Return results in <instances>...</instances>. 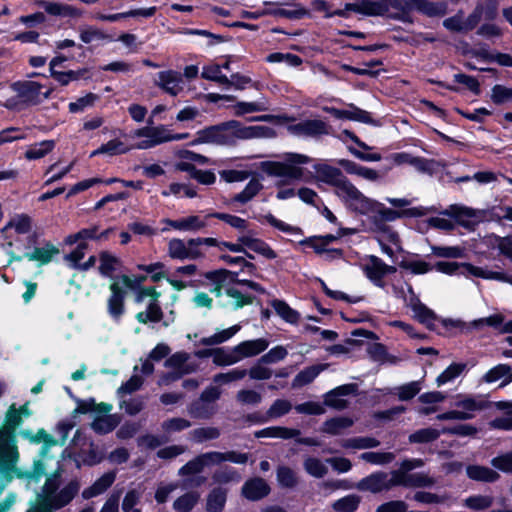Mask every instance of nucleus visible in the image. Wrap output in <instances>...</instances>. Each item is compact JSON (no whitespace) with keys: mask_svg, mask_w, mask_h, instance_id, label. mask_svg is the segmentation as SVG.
<instances>
[{"mask_svg":"<svg viewBox=\"0 0 512 512\" xmlns=\"http://www.w3.org/2000/svg\"><path fill=\"white\" fill-rule=\"evenodd\" d=\"M350 9L369 16H388L400 19L408 12L417 10L429 17L442 16L447 11L444 3L428 0H359Z\"/></svg>","mask_w":512,"mask_h":512,"instance_id":"f257e3e1","label":"nucleus"},{"mask_svg":"<svg viewBox=\"0 0 512 512\" xmlns=\"http://www.w3.org/2000/svg\"><path fill=\"white\" fill-rule=\"evenodd\" d=\"M313 168L315 180L333 186L335 194L349 210L353 212H367L375 207H380L351 183L340 169L326 163L314 164Z\"/></svg>","mask_w":512,"mask_h":512,"instance_id":"f03ea898","label":"nucleus"},{"mask_svg":"<svg viewBox=\"0 0 512 512\" xmlns=\"http://www.w3.org/2000/svg\"><path fill=\"white\" fill-rule=\"evenodd\" d=\"M371 201L380 207H375L367 212H357L361 215L373 214L368 230L376 235V239L381 246L384 254L390 258L395 256L396 251L401 249L398 234L389 226L387 222L395 221L402 217V213L391 208H387L383 203L372 199Z\"/></svg>","mask_w":512,"mask_h":512,"instance_id":"7ed1b4c3","label":"nucleus"},{"mask_svg":"<svg viewBox=\"0 0 512 512\" xmlns=\"http://www.w3.org/2000/svg\"><path fill=\"white\" fill-rule=\"evenodd\" d=\"M59 468L47 477L46 482L40 494H38V504L27 512H52V509H59L71 502L78 493L80 485L78 481L73 480L58 491L60 485Z\"/></svg>","mask_w":512,"mask_h":512,"instance_id":"20e7f679","label":"nucleus"},{"mask_svg":"<svg viewBox=\"0 0 512 512\" xmlns=\"http://www.w3.org/2000/svg\"><path fill=\"white\" fill-rule=\"evenodd\" d=\"M22 421L21 412L12 404L5 415L4 426L0 428V464L9 471L14 470L18 461L19 453L14 432Z\"/></svg>","mask_w":512,"mask_h":512,"instance_id":"39448f33","label":"nucleus"},{"mask_svg":"<svg viewBox=\"0 0 512 512\" xmlns=\"http://www.w3.org/2000/svg\"><path fill=\"white\" fill-rule=\"evenodd\" d=\"M311 162V158L304 154L287 153L284 161H264L260 169L270 176L282 177L288 180H307L301 165Z\"/></svg>","mask_w":512,"mask_h":512,"instance_id":"423d86ee","label":"nucleus"},{"mask_svg":"<svg viewBox=\"0 0 512 512\" xmlns=\"http://www.w3.org/2000/svg\"><path fill=\"white\" fill-rule=\"evenodd\" d=\"M228 271L220 270L210 272L206 275L207 279L216 283V286L211 289L217 297L220 298V303L225 308L233 310L242 308L245 305L252 303V297L239 285L228 287L222 292L224 282L228 276Z\"/></svg>","mask_w":512,"mask_h":512,"instance_id":"0eeeda50","label":"nucleus"},{"mask_svg":"<svg viewBox=\"0 0 512 512\" xmlns=\"http://www.w3.org/2000/svg\"><path fill=\"white\" fill-rule=\"evenodd\" d=\"M145 278H132L127 275L118 277L110 284V296L107 299V312L109 316L116 322H119L125 313V295L126 290H135L141 286Z\"/></svg>","mask_w":512,"mask_h":512,"instance_id":"6e6552de","label":"nucleus"},{"mask_svg":"<svg viewBox=\"0 0 512 512\" xmlns=\"http://www.w3.org/2000/svg\"><path fill=\"white\" fill-rule=\"evenodd\" d=\"M227 145H234L239 140H251L260 138H273L276 133L273 128L262 125L245 126L238 121L225 123Z\"/></svg>","mask_w":512,"mask_h":512,"instance_id":"1a4fd4ad","label":"nucleus"},{"mask_svg":"<svg viewBox=\"0 0 512 512\" xmlns=\"http://www.w3.org/2000/svg\"><path fill=\"white\" fill-rule=\"evenodd\" d=\"M128 137L136 140L131 148L139 150L151 149L160 144L169 142L168 127L165 125L146 126L132 131Z\"/></svg>","mask_w":512,"mask_h":512,"instance_id":"9d476101","label":"nucleus"},{"mask_svg":"<svg viewBox=\"0 0 512 512\" xmlns=\"http://www.w3.org/2000/svg\"><path fill=\"white\" fill-rule=\"evenodd\" d=\"M160 293L152 287H140L137 289L135 301L143 303L147 300L145 311L136 314L138 322L146 324L148 322H159L162 319L163 312L159 305Z\"/></svg>","mask_w":512,"mask_h":512,"instance_id":"9b49d317","label":"nucleus"},{"mask_svg":"<svg viewBox=\"0 0 512 512\" xmlns=\"http://www.w3.org/2000/svg\"><path fill=\"white\" fill-rule=\"evenodd\" d=\"M435 269L438 272L447 274V275H454V274H461L466 277L473 276L488 280H502L503 276L495 271L488 270L483 267L474 266L470 263H457V262H446V261H440L436 263Z\"/></svg>","mask_w":512,"mask_h":512,"instance_id":"f8f14e48","label":"nucleus"},{"mask_svg":"<svg viewBox=\"0 0 512 512\" xmlns=\"http://www.w3.org/2000/svg\"><path fill=\"white\" fill-rule=\"evenodd\" d=\"M20 434L23 438L28 439L31 443L38 444L43 442L44 444L41 449L42 459L34 463L33 471L30 475L31 478L38 480L42 475L45 474L48 461L50 460L46 457L47 451L50 447L55 446L57 441L44 429H39L36 433H33L31 430H22Z\"/></svg>","mask_w":512,"mask_h":512,"instance_id":"ddd939ff","label":"nucleus"},{"mask_svg":"<svg viewBox=\"0 0 512 512\" xmlns=\"http://www.w3.org/2000/svg\"><path fill=\"white\" fill-rule=\"evenodd\" d=\"M396 481V471H392L391 473L375 472L361 479L356 484V488L360 491L378 494L396 487Z\"/></svg>","mask_w":512,"mask_h":512,"instance_id":"4468645a","label":"nucleus"},{"mask_svg":"<svg viewBox=\"0 0 512 512\" xmlns=\"http://www.w3.org/2000/svg\"><path fill=\"white\" fill-rule=\"evenodd\" d=\"M406 306L413 312V317L430 330H438L439 318L436 314L423 304L414 293L411 286L408 287V295L405 297Z\"/></svg>","mask_w":512,"mask_h":512,"instance_id":"2eb2a0df","label":"nucleus"},{"mask_svg":"<svg viewBox=\"0 0 512 512\" xmlns=\"http://www.w3.org/2000/svg\"><path fill=\"white\" fill-rule=\"evenodd\" d=\"M14 91L22 102L28 104H38L49 98L52 93L51 88H46L34 81L17 82L13 85Z\"/></svg>","mask_w":512,"mask_h":512,"instance_id":"dca6fc26","label":"nucleus"},{"mask_svg":"<svg viewBox=\"0 0 512 512\" xmlns=\"http://www.w3.org/2000/svg\"><path fill=\"white\" fill-rule=\"evenodd\" d=\"M167 254L175 260H197L205 256L204 251H198L192 244V238L184 240L181 238H172L167 245Z\"/></svg>","mask_w":512,"mask_h":512,"instance_id":"f3484780","label":"nucleus"},{"mask_svg":"<svg viewBox=\"0 0 512 512\" xmlns=\"http://www.w3.org/2000/svg\"><path fill=\"white\" fill-rule=\"evenodd\" d=\"M213 218L211 213L206 215H187L179 219H164L162 222L169 228L179 232L196 233L204 230L208 226V219Z\"/></svg>","mask_w":512,"mask_h":512,"instance_id":"a211bd4d","label":"nucleus"},{"mask_svg":"<svg viewBox=\"0 0 512 512\" xmlns=\"http://www.w3.org/2000/svg\"><path fill=\"white\" fill-rule=\"evenodd\" d=\"M155 85L170 96H178L184 91L183 75L176 70H165L157 74Z\"/></svg>","mask_w":512,"mask_h":512,"instance_id":"6ab92c4d","label":"nucleus"},{"mask_svg":"<svg viewBox=\"0 0 512 512\" xmlns=\"http://www.w3.org/2000/svg\"><path fill=\"white\" fill-rule=\"evenodd\" d=\"M93 410L99 415L92 422V428L95 432L106 434L111 432L119 423L116 415L110 414L112 405L107 403L93 404Z\"/></svg>","mask_w":512,"mask_h":512,"instance_id":"aec40b11","label":"nucleus"},{"mask_svg":"<svg viewBox=\"0 0 512 512\" xmlns=\"http://www.w3.org/2000/svg\"><path fill=\"white\" fill-rule=\"evenodd\" d=\"M362 267L367 278L380 287L383 286V277L396 271L395 267L385 264L380 258L373 255L366 259Z\"/></svg>","mask_w":512,"mask_h":512,"instance_id":"412c9836","label":"nucleus"},{"mask_svg":"<svg viewBox=\"0 0 512 512\" xmlns=\"http://www.w3.org/2000/svg\"><path fill=\"white\" fill-rule=\"evenodd\" d=\"M453 405L460 414L465 415V420L473 419L477 412L486 408L487 402L481 397L458 395Z\"/></svg>","mask_w":512,"mask_h":512,"instance_id":"4be33fe9","label":"nucleus"},{"mask_svg":"<svg viewBox=\"0 0 512 512\" xmlns=\"http://www.w3.org/2000/svg\"><path fill=\"white\" fill-rule=\"evenodd\" d=\"M239 240L244 244V249H250L251 251L263 256L266 259H275L277 257L276 252L260 238L255 236V233L248 231L239 235Z\"/></svg>","mask_w":512,"mask_h":512,"instance_id":"5701e85b","label":"nucleus"},{"mask_svg":"<svg viewBox=\"0 0 512 512\" xmlns=\"http://www.w3.org/2000/svg\"><path fill=\"white\" fill-rule=\"evenodd\" d=\"M226 139V127L225 123H223L221 125L199 130L196 133V138L193 140V144L227 145Z\"/></svg>","mask_w":512,"mask_h":512,"instance_id":"b1692460","label":"nucleus"},{"mask_svg":"<svg viewBox=\"0 0 512 512\" xmlns=\"http://www.w3.org/2000/svg\"><path fill=\"white\" fill-rule=\"evenodd\" d=\"M289 130L298 136L314 137L327 134V125L322 120H304L289 127Z\"/></svg>","mask_w":512,"mask_h":512,"instance_id":"393cba45","label":"nucleus"},{"mask_svg":"<svg viewBox=\"0 0 512 512\" xmlns=\"http://www.w3.org/2000/svg\"><path fill=\"white\" fill-rule=\"evenodd\" d=\"M59 249L50 242H45L41 246L33 248L31 251H27L24 254V258L29 261H34L38 266L46 265L52 261V259L59 254Z\"/></svg>","mask_w":512,"mask_h":512,"instance_id":"a878e982","label":"nucleus"},{"mask_svg":"<svg viewBox=\"0 0 512 512\" xmlns=\"http://www.w3.org/2000/svg\"><path fill=\"white\" fill-rule=\"evenodd\" d=\"M269 346V341L264 338L246 340L235 346V353L240 361L245 358L257 356L264 352Z\"/></svg>","mask_w":512,"mask_h":512,"instance_id":"bb28decb","label":"nucleus"},{"mask_svg":"<svg viewBox=\"0 0 512 512\" xmlns=\"http://www.w3.org/2000/svg\"><path fill=\"white\" fill-rule=\"evenodd\" d=\"M397 486L404 487H431L435 484V479L426 473L409 474L403 471H396Z\"/></svg>","mask_w":512,"mask_h":512,"instance_id":"cd10ccee","label":"nucleus"},{"mask_svg":"<svg viewBox=\"0 0 512 512\" xmlns=\"http://www.w3.org/2000/svg\"><path fill=\"white\" fill-rule=\"evenodd\" d=\"M325 110L338 119H349L362 123H370L372 117L369 112L362 110L358 107L350 105L348 109L325 108Z\"/></svg>","mask_w":512,"mask_h":512,"instance_id":"c85d7f7f","label":"nucleus"},{"mask_svg":"<svg viewBox=\"0 0 512 512\" xmlns=\"http://www.w3.org/2000/svg\"><path fill=\"white\" fill-rule=\"evenodd\" d=\"M270 488L265 480L253 478L245 482L242 487V494L248 500L256 501L268 495Z\"/></svg>","mask_w":512,"mask_h":512,"instance_id":"c756f323","label":"nucleus"},{"mask_svg":"<svg viewBox=\"0 0 512 512\" xmlns=\"http://www.w3.org/2000/svg\"><path fill=\"white\" fill-rule=\"evenodd\" d=\"M213 356V362L219 366H229L240 361L239 356L235 353V346L232 349L218 348L211 351H200L197 356L204 357Z\"/></svg>","mask_w":512,"mask_h":512,"instance_id":"7c9ffc66","label":"nucleus"},{"mask_svg":"<svg viewBox=\"0 0 512 512\" xmlns=\"http://www.w3.org/2000/svg\"><path fill=\"white\" fill-rule=\"evenodd\" d=\"M116 473L107 472L98 478L91 486L82 491L84 499H91L104 493L115 481Z\"/></svg>","mask_w":512,"mask_h":512,"instance_id":"2f4dec72","label":"nucleus"},{"mask_svg":"<svg viewBox=\"0 0 512 512\" xmlns=\"http://www.w3.org/2000/svg\"><path fill=\"white\" fill-rule=\"evenodd\" d=\"M484 326L493 327L505 333L512 332V320L504 323V317L501 314H494L470 322V327L473 329H481Z\"/></svg>","mask_w":512,"mask_h":512,"instance_id":"473e14b6","label":"nucleus"},{"mask_svg":"<svg viewBox=\"0 0 512 512\" xmlns=\"http://www.w3.org/2000/svg\"><path fill=\"white\" fill-rule=\"evenodd\" d=\"M270 108L269 102L266 98H260L256 101L252 102H237L234 107V114L236 116H243L245 114L249 113H255V112H264L268 111Z\"/></svg>","mask_w":512,"mask_h":512,"instance_id":"72a5a7b5","label":"nucleus"},{"mask_svg":"<svg viewBox=\"0 0 512 512\" xmlns=\"http://www.w3.org/2000/svg\"><path fill=\"white\" fill-rule=\"evenodd\" d=\"M55 146L56 142L54 140H43L41 142L31 144L25 151V158L30 161L42 159L51 153Z\"/></svg>","mask_w":512,"mask_h":512,"instance_id":"f704fd0d","label":"nucleus"},{"mask_svg":"<svg viewBox=\"0 0 512 512\" xmlns=\"http://www.w3.org/2000/svg\"><path fill=\"white\" fill-rule=\"evenodd\" d=\"M300 435V431L297 429H291L286 427L274 426L264 428L255 432V437L257 438H281V439H291L296 438Z\"/></svg>","mask_w":512,"mask_h":512,"instance_id":"c9c22d12","label":"nucleus"},{"mask_svg":"<svg viewBox=\"0 0 512 512\" xmlns=\"http://www.w3.org/2000/svg\"><path fill=\"white\" fill-rule=\"evenodd\" d=\"M327 368L325 364H318L307 367L306 369L300 371L292 382L293 388H300L309 383H311L322 371Z\"/></svg>","mask_w":512,"mask_h":512,"instance_id":"e433bc0d","label":"nucleus"},{"mask_svg":"<svg viewBox=\"0 0 512 512\" xmlns=\"http://www.w3.org/2000/svg\"><path fill=\"white\" fill-rule=\"evenodd\" d=\"M467 476L474 481L495 482L499 474L493 469L480 465H469L466 468Z\"/></svg>","mask_w":512,"mask_h":512,"instance_id":"4c0bfd02","label":"nucleus"},{"mask_svg":"<svg viewBox=\"0 0 512 512\" xmlns=\"http://www.w3.org/2000/svg\"><path fill=\"white\" fill-rule=\"evenodd\" d=\"M98 260L99 273L104 277H112L113 273L117 271L120 266L119 258L107 251L101 252Z\"/></svg>","mask_w":512,"mask_h":512,"instance_id":"58836bf2","label":"nucleus"},{"mask_svg":"<svg viewBox=\"0 0 512 512\" xmlns=\"http://www.w3.org/2000/svg\"><path fill=\"white\" fill-rule=\"evenodd\" d=\"M271 307L275 310L277 315L289 324H297L300 319V314L291 308L285 301L274 299L271 301Z\"/></svg>","mask_w":512,"mask_h":512,"instance_id":"ea45409f","label":"nucleus"},{"mask_svg":"<svg viewBox=\"0 0 512 512\" xmlns=\"http://www.w3.org/2000/svg\"><path fill=\"white\" fill-rule=\"evenodd\" d=\"M503 380V383L512 381V367L507 364H498L491 368L482 378L486 383H494L498 380Z\"/></svg>","mask_w":512,"mask_h":512,"instance_id":"a19ab883","label":"nucleus"},{"mask_svg":"<svg viewBox=\"0 0 512 512\" xmlns=\"http://www.w3.org/2000/svg\"><path fill=\"white\" fill-rule=\"evenodd\" d=\"M227 498V491L223 488L213 489L207 496V512H221L224 509Z\"/></svg>","mask_w":512,"mask_h":512,"instance_id":"79ce46f5","label":"nucleus"},{"mask_svg":"<svg viewBox=\"0 0 512 512\" xmlns=\"http://www.w3.org/2000/svg\"><path fill=\"white\" fill-rule=\"evenodd\" d=\"M132 149L133 148H131V145L126 146L122 141L113 139L101 145L98 149L94 150L90 154V157H94L100 154H108L110 156L124 154Z\"/></svg>","mask_w":512,"mask_h":512,"instance_id":"37998d69","label":"nucleus"},{"mask_svg":"<svg viewBox=\"0 0 512 512\" xmlns=\"http://www.w3.org/2000/svg\"><path fill=\"white\" fill-rule=\"evenodd\" d=\"M494 498L491 495L475 494L463 500V506L473 511H483L492 506Z\"/></svg>","mask_w":512,"mask_h":512,"instance_id":"c03bdc74","label":"nucleus"},{"mask_svg":"<svg viewBox=\"0 0 512 512\" xmlns=\"http://www.w3.org/2000/svg\"><path fill=\"white\" fill-rule=\"evenodd\" d=\"M352 425L353 420L348 417H335L324 422L322 431L327 434L338 435Z\"/></svg>","mask_w":512,"mask_h":512,"instance_id":"a18cd8bd","label":"nucleus"},{"mask_svg":"<svg viewBox=\"0 0 512 512\" xmlns=\"http://www.w3.org/2000/svg\"><path fill=\"white\" fill-rule=\"evenodd\" d=\"M499 409L505 411V415L495 418L490 422V426L495 429L511 430L512 429V403L499 402Z\"/></svg>","mask_w":512,"mask_h":512,"instance_id":"49530a36","label":"nucleus"},{"mask_svg":"<svg viewBox=\"0 0 512 512\" xmlns=\"http://www.w3.org/2000/svg\"><path fill=\"white\" fill-rule=\"evenodd\" d=\"M32 228V219L26 214H19L14 216L3 231L14 229L17 234H27Z\"/></svg>","mask_w":512,"mask_h":512,"instance_id":"de8ad7c7","label":"nucleus"},{"mask_svg":"<svg viewBox=\"0 0 512 512\" xmlns=\"http://www.w3.org/2000/svg\"><path fill=\"white\" fill-rule=\"evenodd\" d=\"M215 412V408L212 404H209L208 402L204 401L203 399H199L195 402H193L188 407V413L198 419H208L210 418Z\"/></svg>","mask_w":512,"mask_h":512,"instance_id":"09e8293b","label":"nucleus"},{"mask_svg":"<svg viewBox=\"0 0 512 512\" xmlns=\"http://www.w3.org/2000/svg\"><path fill=\"white\" fill-rule=\"evenodd\" d=\"M99 95L94 93H87L86 95L77 98L68 105L70 113H81L88 108H91L99 100Z\"/></svg>","mask_w":512,"mask_h":512,"instance_id":"8fccbe9b","label":"nucleus"},{"mask_svg":"<svg viewBox=\"0 0 512 512\" xmlns=\"http://www.w3.org/2000/svg\"><path fill=\"white\" fill-rule=\"evenodd\" d=\"M200 494L197 492H187L178 497L174 503L173 508L178 512H190L197 504Z\"/></svg>","mask_w":512,"mask_h":512,"instance_id":"3c124183","label":"nucleus"},{"mask_svg":"<svg viewBox=\"0 0 512 512\" xmlns=\"http://www.w3.org/2000/svg\"><path fill=\"white\" fill-rule=\"evenodd\" d=\"M241 326L236 324L227 329L221 330L209 337H205L201 340L204 345H216L223 343L232 338L239 330Z\"/></svg>","mask_w":512,"mask_h":512,"instance_id":"603ef678","label":"nucleus"},{"mask_svg":"<svg viewBox=\"0 0 512 512\" xmlns=\"http://www.w3.org/2000/svg\"><path fill=\"white\" fill-rule=\"evenodd\" d=\"M211 215L213 216V218H217V219L227 223L229 226L236 229L241 234L248 232L247 231L248 222H247V220H245L241 217H238L236 215L227 214V213H218V212L211 213Z\"/></svg>","mask_w":512,"mask_h":512,"instance_id":"864d4df0","label":"nucleus"},{"mask_svg":"<svg viewBox=\"0 0 512 512\" xmlns=\"http://www.w3.org/2000/svg\"><path fill=\"white\" fill-rule=\"evenodd\" d=\"M262 187L263 186L259 180L252 179L248 182L242 192L234 196L233 201L242 204L247 203L258 194Z\"/></svg>","mask_w":512,"mask_h":512,"instance_id":"5fc2aeb1","label":"nucleus"},{"mask_svg":"<svg viewBox=\"0 0 512 512\" xmlns=\"http://www.w3.org/2000/svg\"><path fill=\"white\" fill-rule=\"evenodd\" d=\"M303 466L305 471L315 478L324 477L328 471L325 463L315 457L305 458Z\"/></svg>","mask_w":512,"mask_h":512,"instance_id":"6e6d98bb","label":"nucleus"},{"mask_svg":"<svg viewBox=\"0 0 512 512\" xmlns=\"http://www.w3.org/2000/svg\"><path fill=\"white\" fill-rule=\"evenodd\" d=\"M465 367L466 365L463 363H452L437 377V385L442 386L452 382L464 371Z\"/></svg>","mask_w":512,"mask_h":512,"instance_id":"4d7b16f0","label":"nucleus"},{"mask_svg":"<svg viewBox=\"0 0 512 512\" xmlns=\"http://www.w3.org/2000/svg\"><path fill=\"white\" fill-rule=\"evenodd\" d=\"M360 501L361 498L358 495L350 494L335 501L332 507L336 512H354L358 508Z\"/></svg>","mask_w":512,"mask_h":512,"instance_id":"13d9d810","label":"nucleus"},{"mask_svg":"<svg viewBox=\"0 0 512 512\" xmlns=\"http://www.w3.org/2000/svg\"><path fill=\"white\" fill-rule=\"evenodd\" d=\"M441 434H443L442 430L424 428L410 434L409 441L411 443H428L438 439Z\"/></svg>","mask_w":512,"mask_h":512,"instance_id":"bf43d9fd","label":"nucleus"},{"mask_svg":"<svg viewBox=\"0 0 512 512\" xmlns=\"http://www.w3.org/2000/svg\"><path fill=\"white\" fill-rule=\"evenodd\" d=\"M201 76L204 79L217 82L219 84H228L229 78L222 73V67L217 64H211L203 67Z\"/></svg>","mask_w":512,"mask_h":512,"instance_id":"052dcab7","label":"nucleus"},{"mask_svg":"<svg viewBox=\"0 0 512 512\" xmlns=\"http://www.w3.org/2000/svg\"><path fill=\"white\" fill-rule=\"evenodd\" d=\"M292 409V404L290 401L286 399H277L275 400L268 411L266 412V419H276L281 416L286 415Z\"/></svg>","mask_w":512,"mask_h":512,"instance_id":"680f3d73","label":"nucleus"},{"mask_svg":"<svg viewBox=\"0 0 512 512\" xmlns=\"http://www.w3.org/2000/svg\"><path fill=\"white\" fill-rule=\"evenodd\" d=\"M162 195L165 197L174 195L177 197L185 196L188 198H194L196 197L197 192L194 188L187 184L171 183L167 190L162 191Z\"/></svg>","mask_w":512,"mask_h":512,"instance_id":"e2e57ef3","label":"nucleus"},{"mask_svg":"<svg viewBox=\"0 0 512 512\" xmlns=\"http://www.w3.org/2000/svg\"><path fill=\"white\" fill-rule=\"evenodd\" d=\"M360 458L373 465H385L392 462L395 455L391 452H364Z\"/></svg>","mask_w":512,"mask_h":512,"instance_id":"0e129e2a","label":"nucleus"},{"mask_svg":"<svg viewBox=\"0 0 512 512\" xmlns=\"http://www.w3.org/2000/svg\"><path fill=\"white\" fill-rule=\"evenodd\" d=\"M490 97L492 102L497 105L512 102V87L497 84L491 89Z\"/></svg>","mask_w":512,"mask_h":512,"instance_id":"69168bd1","label":"nucleus"},{"mask_svg":"<svg viewBox=\"0 0 512 512\" xmlns=\"http://www.w3.org/2000/svg\"><path fill=\"white\" fill-rule=\"evenodd\" d=\"M421 390L420 381H412L407 384L401 385L395 389V394L402 401L410 400L416 396Z\"/></svg>","mask_w":512,"mask_h":512,"instance_id":"338daca9","label":"nucleus"},{"mask_svg":"<svg viewBox=\"0 0 512 512\" xmlns=\"http://www.w3.org/2000/svg\"><path fill=\"white\" fill-rule=\"evenodd\" d=\"M191 426L190 421L184 418H171L164 421L161 425L162 430L167 434L183 431Z\"/></svg>","mask_w":512,"mask_h":512,"instance_id":"774afa93","label":"nucleus"}]
</instances>
